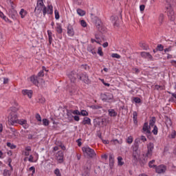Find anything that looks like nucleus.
Here are the masks:
<instances>
[{"label":"nucleus","mask_w":176,"mask_h":176,"mask_svg":"<svg viewBox=\"0 0 176 176\" xmlns=\"http://www.w3.org/2000/svg\"><path fill=\"white\" fill-rule=\"evenodd\" d=\"M113 95L112 94H104L102 95V101H111V100H113Z\"/></svg>","instance_id":"9d476101"},{"label":"nucleus","mask_w":176,"mask_h":176,"mask_svg":"<svg viewBox=\"0 0 176 176\" xmlns=\"http://www.w3.org/2000/svg\"><path fill=\"white\" fill-rule=\"evenodd\" d=\"M98 137L100 138V140H102L103 144H109V140H107V138H108V135H105V133H99L98 134ZM104 138L105 140H104Z\"/></svg>","instance_id":"4468645a"},{"label":"nucleus","mask_w":176,"mask_h":176,"mask_svg":"<svg viewBox=\"0 0 176 176\" xmlns=\"http://www.w3.org/2000/svg\"><path fill=\"white\" fill-rule=\"evenodd\" d=\"M54 13L56 20H58V19H60V14L58 13V11L57 10H55Z\"/></svg>","instance_id":"79ce46f5"},{"label":"nucleus","mask_w":176,"mask_h":176,"mask_svg":"<svg viewBox=\"0 0 176 176\" xmlns=\"http://www.w3.org/2000/svg\"><path fill=\"white\" fill-rule=\"evenodd\" d=\"M69 79L72 83H75V82H76V78L74 77L72 74L69 76Z\"/></svg>","instance_id":"37998d69"},{"label":"nucleus","mask_w":176,"mask_h":176,"mask_svg":"<svg viewBox=\"0 0 176 176\" xmlns=\"http://www.w3.org/2000/svg\"><path fill=\"white\" fill-rule=\"evenodd\" d=\"M47 14H53V6L48 5L47 8H46Z\"/></svg>","instance_id":"393cba45"},{"label":"nucleus","mask_w":176,"mask_h":176,"mask_svg":"<svg viewBox=\"0 0 176 176\" xmlns=\"http://www.w3.org/2000/svg\"><path fill=\"white\" fill-rule=\"evenodd\" d=\"M111 57H113V58H120V55L118 54H112Z\"/></svg>","instance_id":"8fccbe9b"},{"label":"nucleus","mask_w":176,"mask_h":176,"mask_svg":"<svg viewBox=\"0 0 176 176\" xmlns=\"http://www.w3.org/2000/svg\"><path fill=\"white\" fill-rule=\"evenodd\" d=\"M98 54H99V56H100L101 57L104 56V52H102V48L101 47H99L98 49Z\"/></svg>","instance_id":"c9c22d12"},{"label":"nucleus","mask_w":176,"mask_h":176,"mask_svg":"<svg viewBox=\"0 0 176 176\" xmlns=\"http://www.w3.org/2000/svg\"><path fill=\"white\" fill-rule=\"evenodd\" d=\"M96 26L100 32H105L107 30V28L102 25V23L100 19L96 21Z\"/></svg>","instance_id":"1a4fd4ad"},{"label":"nucleus","mask_w":176,"mask_h":176,"mask_svg":"<svg viewBox=\"0 0 176 176\" xmlns=\"http://www.w3.org/2000/svg\"><path fill=\"white\" fill-rule=\"evenodd\" d=\"M82 123V124H91V120L89 117H85Z\"/></svg>","instance_id":"5701e85b"},{"label":"nucleus","mask_w":176,"mask_h":176,"mask_svg":"<svg viewBox=\"0 0 176 176\" xmlns=\"http://www.w3.org/2000/svg\"><path fill=\"white\" fill-rule=\"evenodd\" d=\"M67 34L69 35V36H74V35H75V31L74 30V28L71 25H69L67 26Z\"/></svg>","instance_id":"f3484780"},{"label":"nucleus","mask_w":176,"mask_h":176,"mask_svg":"<svg viewBox=\"0 0 176 176\" xmlns=\"http://www.w3.org/2000/svg\"><path fill=\"white\" fill-rule=\"evenodd\" d=\"M77 13L79 16H85L86 14V12L80 8L77 9Z\"/></svg>","instance_id":"c85d7f7f"},{"label":"nucleus","mask_w":176,"mask_h":176,"mask_svg":"<svg viewBox=\"0 0 176 176\" xmlns=\"http://www.w3.org/2000/svg\"><path fill=\"white\" fill-rule=\"evenodd\" d=\"M17 124L23 126V127H24V129H28V124L27 123L26 120H24V119L18 120Z\"/></svg>","instance_id":"dca6fc26"},{"label":"nucleus","mask_w":176,"mask_h":176,"mask_svg":"<svg viewBox=\"0 0 176 176\" xmlns=\"http://www.w3.org/2000/svg\"><path fill=\"white\" fill-rule=\"evenodd\" d=\"M80 115L82 116H89V112L86 110H81V111H80Z\"/></svg>","instance_id":"f704fd0d"},{"label":"nucleus","mask_w":176,"mask_h":176,"mask_svg":"<svg viewBox=\"0 0 176 176\" xmlns=\"http://www.w3.org/2000/svg\"><path fill=\"white\" fill-rule=\"evenodd\" d=\"M31 146H28L25 148L24 155L25 156H30V152H31Z\"/></svg>","instance_id":"b1692460"},{"label":"nucleus","mask_w":176,"mask_h":176,"mask_svg":"<svg viewBox=\"0 0 176 176\" xmlns=\"http://www.w3.org/2000/svg\"><path fill=\"white\" fill-rule=\"evenodd\" d=\"M56 30L58 32V34H63V28H61V25L58 24Z\"/></svg>","instance_id":"c756f323"},{"label":"nucleus","mask_w":176,"mask_h":176,"mask_svg":"<svg viewBox=\"0 0 176 176\" xmlns=\"http://www.w3.org/2000/svg\"><path fill=\"white\" fill-rule=\"evenodd\" d=\"M35 118L36 120H38V122H42V118L41 117V115H39V113H36Z\"/></svg>","instance_id":"a18cd8bd"},{"label":"nucleus","mask_w":176,"mask_h":176,"mask_svg":"<svg viewBox=\"0 0 176 176\" xmlns=\"http://www.w3.org/2000/svg\"><path fill=\"white\" fill-rule=\"evenodd\" d=\"M163 20H164V15L163 14H160L159 16L160 23H163Z\"/></svg>","instance_id":"c03bdc74"},{"label":"nucleus","mask_w":176,"mask_h":176,"mask_svg":"<svg viewBox=\"0 0 176 176\" xmlns=\"http://www.w3.org/2000/svg\"><path fill=\"white\" fill-rule=\"evenodd\" d=\"M91 108L92 109H101L102 108V106L100 104H94L91 106Z\"/></svg>","instance_id":"473e14b6"},{"label":"nucleus","mask_w":176,"mask_h":176,"mask_svg":"<svg viewBox=\"0 0 176 176\" xmlns=\"http://www.w3.org/2000/svg\"><path fill=\"white\" fill-rule=\"evenodd\" d=\"M72 113L73 115H80V111H79V110H72Z\"/></svg>","instance_id":"3c124183"},{"label":"nucleus","mask_w":176,"mask_h":176,"mask_svg":"<svg viewBox=\"0 0 176 176\" xmlns=\"http://www.w3.org/2000/svg\"><path fill=\"white\" fill-rule=\"evenodd\" d=\"M36 10H38L39 12H41L42 10L43 16H46L47 11L46 10V6H45V3H43V0H37L34 12H36Z\"/></svg>","instance_id":"20e7f679"},{"label":"nucleus","mask_w":176,"mask_h":176,"mask_svg":"<svg viewBox=\"0 0 176 176\" xmlns=\"http://www.w3.org/2000/svg\"><path fill=\"white\" fill-rule=\"evenodd\" d=\"M54 173L56 176H61V173L60 172V169L58 168L55 169Z\"/></svg>","instance_id":"ea45409f"},{"label":"nucleus","mask_w":176,"mask_h":176,"mask_svg":"<svg viewBox=\"0 0 176 176\" xmlns=\"http://www.w3.org/2000/svg\"><path fill=\"white\" fill-rule=\"evenodd\" d=\"M133 122L135 124H137L138 123V113L137 111H133Z\"/></svg>","instance_id":"4be33fe9"},{"label":"nucleus","mask_w":176,"mask_h":176,"mask_svg":"<svg viewBox=\"0 0 176 176\" xmlns=\"http://www.w3.org/2000/svg\"><path fill=\"white\" fill-rule=\"evenodd\" d=\"M29 171H32V175H34V174H35V167L34 166H31L29 168Z\"/></svg>","instance_id":"603ef678"},{"label":"nucleus","mask_w":176,"mask_h":176,"mask_svg":"<svg viewBox=\"0 0 176 176\" xmlns=\"http://www.w3.org/2000/svg\"><path fill=\"white\" fill-rule=\"evenodd\" d=\"M47 34H48V36H52V31L47 30Z\"/></svg>","instance_id":"774afa93"},{"label":"nucleus","mask_w":176,"mask_h":176,"mask_svg":"<svg viewBox=\"0 0 176 176\" xmlns=\"http://www.w3.org/2000/svg\"><path fill=\"white\" fill-rule=\"evenodd\" d=\"M87 52H89V53H91V54H97V50H96V46L89 44L88 45L87 47Z\"/></svg>","instance_id":"f8f14e48"},{"label":"nucleus","mask_w":176,"mask_h":176,"mask_svg":"<svg viewBox=\"0 0 176 176\" xmlns=\"http://www.w3.org/2000/svg\"><path fill=\"white\" fill-rule=\"evenodd\" d=\"M77 78L87 85L90 84V79H89V76H87V74L86 73H80L77 74Z\"/></svg>","instance_id":"423d86ee"},{"label":"nucleus","mask_w":176,"mask_h":176,"mask_svg":"<svg viewBox=\"0 0 176 176\" xmlns=\"http://www.w3.org/2000/svg\"><path fill=\"white\" fill-rule=\"evenodd\" d=\"M17 111L18 109L16 107H11L8 111L10 112L8 116V124L11 126L17 124V122L19 121Z\"/></svg>","instance_id":"f03ea898"},{"label":"nucleus","mask_w":176,"mask_h":176,"mask_svg":"<svg viewBox=\"0 0 176 176\" xmlns=\"http://www.w3.org/2000/svg\"><path fill=\"white\" fill-rule=\"evenodd\" d=\"M156 123V118L152 117L149 120V125L148 122H144L142 130L146 133H157V126L155 125Z\"/></svg>","instance_id":"f257e3e1"},{"label":"nucleus","mask_w":176,"mask_h":176,"mask_svg":"<svg viewBox=\"0 0 176 176\" xmlns=\"http://www.w3.org/2000/svg\"><path fill=\"white\" fill-rule=\"evenodd\" d=\"M147 153L146 154L147 157H151V156H152V153L153 152V149H155V144H153V143H148L147 144Z\"/></svg>","instance_id":"6e6552de"},{"label":"nucleus","mask_w":176,"mask_h":176,"mask_svg":"<svg viewBox=\"0 0 176 176\" xmlns=\"http://www.w3.org/2000/svg\"><path fill=\"white\" fill-rule=\"evenodd\" d=\"M83 154L85 156H87V157H95L96 152L89 146H85L82 148Z\"/></svg>","instance_id":"39448f33"},{"label":"nucleus","mask_w":176,"mask_h":176,"mask_svg":"<svg viewBox=\"0 0 176 176\" xmlns=\"http://www.w3.org/2000/svg\"><path fill=\"white\" fill-rule=\"evenodd\" d=\"M118 166H123V164H124V162H123V158L121 156H119L118 157Z\"/></svg>","instance_id":"7c9ffc66"},{"label":"nucleus","mask_w":176,"mask_h":176,"mask_svg":"<svg viewBox=\"0 0 176 176\" xmlns=\"http://www.w3.org/2000/svg\"><path fill=\"white\" fill-rule=\"evenodd\" d=\"M127 144H133V136H129L126 138Z\"/></svg>","instance_id":"4c0bfd02"},{"label":"nucleus","mask_w":176,"mask_h":176,"mask_svg":"<svg viewBox=\"0 0 176 176\" xmlns=\"http://www.w3.org/2000/svg\"><path fill=\"white\" fill-rule=\"evenodd\" d=\"M43 124L44 126H49V120L46 118L43 119Z\"/></svg>","instance_id":"a19ab883"},{"label":"nucleus","mask_w":176,"mask_h":176,"mask_svg":"<svg viewBox=\"0 0 176 176\" xmlns=\"http://www.w3.org/2000/svg\"><path fill=\"white\" fill-rule=\"evenodd\" d=\"M30 82H32V83H34V85H35L36 86H38V77L35 76H32L30 77Z\"/></svg>","instance_id":"412c9836"},{"label":"nucleus","mask_w":176,"mask_h":176,"mask_svg":"<svg viewBox=\"0 0 176 176\" xmlns=\"http://www.w3.org/2000/svg\"><path fill=\"white\" fill-rule=\"evenodd\" d=\"M81 67H82L84 69H87V65H82Z\"/></svg>","instance_id":"69168bd1"},{"label":"nucleus","mask_w":176,"mask_h":176,"mask_svg":"<svg viewBox=\"0 0 176 176\" xmlns=\"http://www.w3.org/2000/svg\"><path fill=\"white\" fill-rule=\"evenodd\" d=\"M56 157L59 163H63L64 161V154L63 153V151H58L56 155Z\"/></svg>","instance_id":"ddd939ff"},{"label":"nucleus","mask_w":176,"mask_h":176,"mask_svg":"<svg viewBox=\"0 0 176 176\" xmlns=\"http://www.w3.org/2000/svg\"><path fill=\"white\" fill-rule=\"evenodd\" d=\"M9 83V78H3V85H8Z\"/></svg>","instance_id":"864d4df0"},{"label":"nucleus","mask_w":176,"mask_h":176,"mask_svg":"<svg viewBox=\"0 0 176 176\" xmlns=\"http://www.w3.org/2000/svg\"><path fill=\"white\" fill-rule=\"evenodd\" d=\"M164 53L171 52V50H173V46L170 45L168 48L164 49Z\"/></svg>","instance_id":"49530a36"},{"label":"nucleus","mask_w":176,"mask_h":176,"mask_svg":"<svg viewBox=\"0 0 176 176\" xmlns=\"http://www.w3.org/2000/svg\"><path fill=\"white\" fill-rule=\"evenodd\" d=\"M81 141H82L81 138L77 140L76 142H78V146H82V142Z\"/></svg>","instance_id":"13d9d810"},{"label":"nucleus","mask_w":176,"mask_h":176,"mask_svg":"<svg viewBox=\"0 0 176 176\" xmlns=\"http://www.w3.org/2000/svg\"><path fill=\"white\" fill-rule=\"evenodd\" d=\"M59 146L61 148V149H63V151H65V146H64L63 144H60L59 145Z\"/></svg>","instance_id":"0e129e2a"},{"label":"nucleus","mask_w":176,"mask_h":176,"mask_svg":"<svg viewBox=\"0 0 176 176\" xmlns=\"http://www.w3.org/2000/svg\"><path fill=\"white\" fill-rule=\"evenodd\" d=\"M175 136H176V133H173L170 135H169V137H170V138H175Z\"/></svg>","instance_id":"e2e57ef3"},{"label":"nucleus","mask_w":176,"mask_h":176,"mask_svg":"<svg viewBox=\"0 0 176 176\" xmlns=\"http://www.w3.org/2000/svg\"><path fill=\"white\" fill-rule=\"evenodd\" d=\"M140 47H141L142 49H143L144 50H148V49H149V47H148V45H146V44H145V43H142V44H140Z\"/></svg>","instance_id":"e433bc0d"},{"label":"nucleus","mask_w":176,"mask_h":176,"mask_svg":"<svg viewBox=\"0 0 176 176\" xmlns=\"http://www.w3.org/2000/svg\"><path fill=\"white\" fill-rule=\"evenodd\" d=\"M140 12H144L145 10V6L144 5H141L140 6Z\"/></svg>","instance_id":"052dcab7"},{"label":"nucleus","mask_w":176,"mask_h":176,"mask_svg":"<svg viewBox=\"0 0 176 176\" xmlns=\"http://www.w3.org/2000/svg\"><path fill=\"white\" fill-rule=\"evenodd\" d=\"M12 171L13 170H9L8 169H5L3 173V176H11L12 175Z\"/></svg>","instance_id":"bb28decb"},{"label":"nucleus","mask_w":176,"mask_h":176,"mask_svg":"<svg viewBox=\"0 0 176 176\" xmlns=\"http://www.w3.org/2000/svg\"><path fill=\"white\" fill-rule=\"evenodd\" d=\"M22 94L23 96H28L29 98H32V90H28V89H23L22 91Z\"/></svg>","instance_id":"a211bd4d"},{"label":"nucleus","mask_w":176,"mask_h":176,"mask_svg":"<svg viewBox=\"0 0 176 176\" xmlns=\"http://www.w3.org/2000/svg\"><path fill=\"white\" fill-rule=\"evenodd\" d=\"M148 167H150V168H153V167L155 168L156 165H155V160H153L148 162Z\"/></svg>","instance_id":"2f4dec72"},{"label":"nucleus","mask_w":176,"mask_h":176,"mask_svg":"<svg viewBox=\"0 0 176 176\" xmlns=\"http://www.w3.org/2000/svg\"><path fill=\"white\" fill-rule=\"evenodd\" d=\"M19 14H20L21 19H24V17H25V16H27V11L25 10H24L23 8H22V9H21Z\"/></svg>","instance_id":"a878e982"},{"label":"nucleus","mask_w":176,"mask_h":176,"mask_svg":"<svg viewBox=\"0 0 176 176\" xmlns=\"http://www.w3.org/2000/svg\"><path fill=\"white\" fill-rule=\"evenodd\" d=\"M173 2H174V0H166V9L168 14V17L170 21H174L175 20V14L174 13L173 7H171Z\"/></svg>","instance_id":"7ed1b4c3"},{"label":"nucleus","mask_w":176,"mask_h":176,"mask_svg":"<svg viewBox=\"0 0 176 176\" xmlns=\"http://www.w3.org/2000/svg\"><path fill=\"white\" fill-rule=\"evenodd\" d=\"M157 49L158 50H160V52H163V50H164V47L163 46V45L159 44V45L157 46Z\"/></svg>","instance_id":"58836bf2"},{"label":"nucleus","mask_w":176,"mask_h":176,"mask_svg":"<svg viewBox=\"0 0 176 176\" xmlns=\"http://www.w3.org/2000/svg\"><path fill=\"white\" fill-rule=\"evenodd\" d=\"M80 25H82V27H84V28L87 27V23H86V21L85 20H82L80 21Z\"/></svg>","instance_id":"de8ad7c7"},{"label":"nucleus","mask_w":176,"mask_h":176,"mask_svg":"<svg viewBox=\"0 0 176 176\" xmlns=\"http://www.w3.org/2000/svg\"><path fill=\"white\" fill-rule=\"evenodd\" d=\"M28 160L30 163H34V156H32V155H30Z\"/></svg>","instance_id":"6e6d98bb"},{"label":"nucleus","mask_w":176,"mask_h":176,"mask_svg":"<svg viewBox=\"0 0 176 176\" xmlns=\"http://www.w3.org/2000/svg\"><path fill=\"white\" fill-rule=\"evenodd\" d=\"M109 112V116H111V118H116L118 116V112L115 111V109H110L108 110Z\"/></svg>","instance_id":"aec40b11"},{"label":"nucleus","mask_w":176,"mask_h":176,"mask_svg":"<svg viewBox=\"0 0 176 176\" xmlns=\"http://www.w3.org/2000/svg\"><path fill=\"white\" fill-rule=\"evenodd\" d=\"M8 162H9L8 166L11 168L10 170L13 171V167L12 166V164H10V163L12 162V159L8 160Z\"/></svg>","instance_id":"4d7b16f0"},{"label":"nucleus","mask_w":176,"mask_h":176,"mask_svg":"<svg viewBox=\"0 0 176 176\" xmlns=\"http://www.w3.org/2000/svg\"><path fill=\"white\" fill-rule=\"evenodd\" d=\"M166 166L160 165L159 166H155V171L157 174H163V173H166Z\"/></svg>","instance_id":"9b49d317"},{"label":"nucleus","mask_w":176,"mask_h":176,"mask_svg":"<svg viewBox=\"0 0 176 176\" xmlns=\"http://www.w3.org/2000/svg\"><path fill=\"white\" fill-rule=\"evenodd\" d=\"M7 146H8V148H10V149H16V148H17V146L10 142H8L7 143Z\"/></svg>","instance_id":"72a5a7b5"},{"label":"nucleus","mask_w":176,"mask_h":176,"mask_svg":"<svg viewBox=\"0 0 176 176\" xmlns=\"http://www.w3.org/2000/svg\"><path fill=\"white\" fill-rule=\"evenodd\" d=\"M115 163V160L113 157V154L109 155V167L110 168H113V164Z\"/></svg>","instance_id":"6ab92c4d"},{"label":"nucleus","mask_w":176,"mask_h":176,"mask_svg":"<svg viewBox=\"0 0 176 176\" xmlns=\"http://www.w3.org/2000/svg\"><path fill=\"white\" fill-rule=\"evenodd\" d=\"M67 116L68 120H72V119L74 118V116H72V110H70L67 112Z\"/></svg>","instance_id":"cd10ccee"},{"label":"nucleus","mask_w":176,"mask_h":176,"mask_svg":"<svg viewBox=\"0 0 176 176\" xmlns=\"http://www.w3.org/2000/svg\"><path fill=\"white\" fill-rule=\"evenodd\" d=\"M133 101L136 104H140L141 102V99L140 98H134Z\"/></svg>","instance_id":"09e8293b"},{"label":"nucleus","mask_w":176,"mask_h":176,"mask_svg":"<svg viewBox=\"0 0 176 176\" xmlns=\"http://www.w3.org/2000/svg\"><path fill=\"white\" fill-rule=\"evenodd\" d=\"M140 140L141 141H142L143 142H145L146 141V138H145V136H141L140 137Z\"/></svg>","instance_id":"680f3d73"},{"label":"nucleus","mask_w":176,"mask_h":176,"mask_svg":"<svg viewBox=\"0 0 176 176\" xmlns=\"http://www.w3.org/2000/svg\"><path fill=\"white\" fill-rule=\"evenodd\" d=\"M132 157L134 162H138V159H140V151L137 146L133 148Z\"/></svg>","instance_id":"0eeeda50"},{"label":"nucleus","mask_w":176,"mask_h":176,"mask_svg":"<svg viewBox=\"0 0 176 176\" xmlns=\"http://www.w3.org/2000/svg\"><path fill=\"white\" fill-rule=\"evenodd\" d=\"M140 54L144 58H148L151 61H153V56L149 52H143Z\"/></svg>","instance_id":"2eb2a0df"},{"label":"nucleus","mask_w":176,"mask_h":176,"mask_svg":"<svg viewBox=\"0 0 176 176\" xmlns=\"http://www.w3.org/2000/svg\"><path fill=\"white\" fill-rule=\"evenodd\" d=\"M38 76H45V74H43V70H41L38 72Z\"/></svg>","instance_id":"bf43d9fd"},{"label":"nucleus","mask_w":176,"mask_h":176,"mask_svg":"<svg viewBox=\"0 0 176 176\" xmlns=\"http://www.w3.org/2000/svg\"><path fill=\"white\" fill-rule=\"evenodd\" d=\"M73 118L76 122H79V120H80V118H79L78 116H73Z\"/></svg>","instance_id":"5fc2aeb1"},{"label":"nucleus","mask_w":176,"mask_h":176,"mask_svg":"<svg viewBox=\"0 0 176 176\" xmlns=\"http://www.w3.org/2000/svg\"><path fill=\"white\" fill-rule=\"evenodd\" d=\"M102 46L103 47H108V42L103 43Z\"/></svg>","instance_id":"338daca9"}]
</instances>
